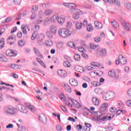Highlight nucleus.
Masks as SVG:
<instances>
[{
	"instance_id": "nucleus-1",
	"label": "nucleus",
	"mask_w": 131,
	"mask_h": 131,
	"mask_svg": "<svg viewBox=\"0 0 131 131\" xmlns=\"http://www.w3.org/2000/svg\"><path fill=\"white\" fill-rule=\"evenodd\" d=\"M90 48L92 50H94L95 54L97 57H100V56H101L102 57H105V56H107V50L105 49L100 48V46L99 45H96L92 43L90 45Z\"/></svg>"
},
{
	"instance_id": "nucleus-2",
	"label": "nucleus",
	"mask_w": 131,
	"mask_h": 131,
	"mask_svg": "<svg viewBox=\"0 0 131 131\" xmlns=\"http://www.w3.org/2000/svg\"><path fill=\"white\" fill-rule=\"evenodd\" d=\"M58 34L60 37H68L71 35V32L67 28H61L58 31Z\"/></svg>"
},
{
	"instance_id": "nucleus-3",
	"label": "nucleus",
	"mask_w": 131,
	"mask_h": 131,
	"mask_svg": "<svg viewBox=\"0 0 131 131\" xmlns=\"http://www.w3.org/2000/svg\"><path fill=\"white\" fill-rule=\"evenodd\" d=\"M116 97L115 95V93L113 91H109L106 93V94L103 96V100L105 101H109L111 99H115Z\"/></svg>"
},
{
	"instance_id": "nucleus-4",
	"label": "nucleus",
	"mask_w": 131,
	"mask_h": 131,
	"mask_svg": "<svg viewBox=\"0 0 131 131\" xmlns=\"http://www.w3.org/2000/svg\"><path fill=\"white\" fill-rule=\"evenodd\" d=\"M71 12H73L74 13H74L73 15V18H74V19H79V14H82V11H81L79 9H77L75 8L71 9Z\"/></svg>"
},
{
	"instance_id": "nucleus-5",
	"label": "nucleus",
	"mask_w": 131,
	"mask_h": 131,
	"mask_svg": "<svg viewBox=\"0 0 131 131\" xmlns=\"http://www.w3.org/2000/svg\"><path fill=\"white\" fill-rule=\"evenodd\" d=\"M122 26L123 27L125 31H131V24L129 23L126 21H123L121 23Z\"/></svg>"
},
{
	"instance_id": "nucleus-6",
	"label": "nucleus",
	"mask_w": 131,
	"mask_h": 131,
	"mask_svg": "<svg viewBox=\"0 0 131 131\" xmlns=\"http://www.w3.org/2000/svg\"><path fill=\"white\" fill-rule=\"evenodd\" d=\"M108 75L110 77H113L115 79H119V78H120L119 75L116 74V72H115L114 70L108 71Z\"/></svg>"
},
{
	"instance_id": "nucleus-7",
	"label": "nucleus",
	"mask_w": 131,
	"mask_h": 131,
	"mask_svg": "<svg viewBox=\"0 0 131 131\" xmlns=\"http://www.w3.org/2000/svg\"><path fill=\"white\" fill-rule=\"evenodd\" d=\"M5 111L6 113H9V114H11V115L16 114V108H14L13 106H11V107L5 108Z\"/></svg>"
},
{
	"instance_id": "nucleus-8",
	"label": "nucleus",
	"mask_w": 131,
	"mask_h": 131,
	"mask_svg": "<svg viewBox=\"0 0 131 131\" xmlns=\"http://www.w3.org/2000/svg\"><path fill=\"white\" fill-rule=\"evenodd\" d=\"M6 56H9V57H16L17 56V52L9 49L6 51Z\"/></svg>"
},
{
	"instance_id": "nucleus-9",
	"label": "nucleus",
	"mask_w": 131,
	"mask_h": 131,
	"mask_svg": "<svg viewBox=\"0 0 131 131\" xmlns=\"http://www.w3.org/2000/svg\"><path fill=\"white\" fill-rule=\"evenodd\" d=\"M63 5L66 7V8H69V9H74V8H77V5L74 3H64Z\"/></svg>"
},
{
	"instance_id": "nucleus-10",
	"label": "nucleus",
	"mask_w": 131,
	"mask_h": 131,
	"mask_svg": "<svg viewBox=\"0 0 131 131\" xmlns=\"http://www.w3.org/2000/svg\"><path fill=\"white\" fill-rule=\"evenodd\" d=\"M14 41H16V38L12 35H10L7 39V42L11 46L14 43Z\"/></svg>"
},
{
	"instance_id": "nucleus-11",
	"label": "nucleus",
	"mask_w": 131,
	"mask_h": 131,
	"mask_svg": "<svg viewBox=\"0 0 131 131\" xmlns=\"http://www.w3.org/2000/svg\"><path fill=\"white\" fill-rule=\"evenodd\" d=\"M50 32L52 33V34H56L57 33V26L55 25H52L50 26L49 28Z\"/></svg>"
},
{
	"instance_id": "nucleus-12",
	"label": "nucleus",
	"mask_w": 131,
	"mask_h": 131,
	"mask_svg": "<svg viewBox=\"0 0 131 131\" xmlns=\"http://www.w3.org/2000/svg\"><path fill=\"white\" fill-rule=\"evenodd\" d=\"M107 108H108V104L107 103H103L100 107L99 110L101 112H106V110H107Z\"/></svg>"
},
{
	"instance_id": "nucleus-13",
	"label": "nucleus",
	"mask_w": 131,
	"mask_h": 131,
	"mask_svg": "<svg viewBox=\"0 0 131 131\" xmlns=\"http://www.w3.org/2000/svg\"><path fill=\"white\" fill-rule=\"evenodd\" d=\"M119 59L120 60V63L122 65H124L126 64V58L123 56L122 55H119Z\"/></svg>"
},
{
	"instance_id": "nucleus-14",
	"label": "nucleus",
	"mask_w": 131,
	"mask_h": 131,
	"mask_svg": "<svg viewBox=\"0 0 131 131\" xmlns=\"http://www.w3.org/2000/svg\"><path fill=\"white\" fill-rule=\"evenodd\" d=\"M38 120L42 123H47V117L43 114H41L39 116Z\"/></svg>"
},
{
	"instance_id": "nucleus-15",
	"label": "nucleus",
	"mask_w": 131,
	"mask_h": 131,
	"mask_svg": "<svg viewBox=\"0 0 131 131\" xmlns=\"http://www.w3.org/2000/svg\"><path fill=\"white\" fill-rule=\"evenodd\" d=\"M25 106L29 109V110L31 111V112H35V111H36V107H34L33 105L26 103Z\"/></svg>"
},
{
	"instance_id": "nucleus-16",
	"label": "nucleus",
	"mask_w": 131,
	"mask_h": 131,
	"mask_svg": "<svg viewBox=\"0 0 131 131\" xmlns=\"http://www.w3.org/2000/svg\"><path fill=\"white\" fill-rule=\"evenodd\" d=\"M92 102L94 106H99L100 102L98 97H94L92 98Z\"/></svg>"
},
{
	"instance_id": "nucleus-17",
	"label": "nucleus",
	"mask_w": 131,
	"mask_h": 131,
	"mask_svg": "<svg viewBox=\"0 0 131 131\" xmlns=\"http://www.w3.org/2000/svg\"><path fill=\"white\" fill-rule=\"evenodd\" d=\"M65 16L64 15H61L59 17H58L57 21L60 25H62V24H63L64 22H65Z\"/></svg>"
},
{
	"instance_id": "nucleus-18",
	"label": "nucleus",
	"mask_w": 131,
	"mask_h": 131,
	"mask_svg": "<svg viewBox=\"0 0 131 131\" xmlns=\"http://www.w3.org/2000/svg\"><path fill=\"white\" fill-rule=\"evenodd\" d=\"M69 82L73 86H77L78 85V82L75 79H70Z\"/></svg>"
},
{
	"instance_id": "nucleus-19",
	"label": "nucleus",
	"mask_w": 131,
	"mask_h": 131,
	"mask_svg": "<svg viewBox=\"0 0 131 131\" xmlns=\"http://www.w3.org/2000/svg\"><path fill=\"white\" fill-rule=\"evenodd\" d=\"M75 70H76V71H77V72H79L80 73H82V72L84 71V69H83V68L79 66H75Z\"/></svg>"
},
{
	"instance_id": "nucleus-20",
	"label": "nucleus",
	"mask_w": 131,
	"mask_h": 131,
	"mask_svg": "<svg viewBox=\"0 0 131 131\" xmlns=\"http://www.w3.org/2000/svg\"><path fill=\"white\" fill-rule=\"evenodd\" d=\"M58 74L61 77H65L66 76V71L63 70H59L58 71Z\"/></svg>"
},
{
	"instance_id": "nucleus-21",
	"label": "nucleus",
	"mask_w": 131,
	"mask_h": 131,
	"mask_svg": "<svg viewBox=\"0 0 131 131\" xmlns=\"http://www.w3.org/2000/svg\"><path fill=\"white\" fill-rule=\"evenodd\" d=\"M112 26L115 30L119 29V24L116 21L112 22Z\"/></svg>"
},
{
	"instance_id": "nucleus-22",
	"label": "nucleus",
	"mask_w": 131,
	"mask_h": 131,
	"mask_svg": "<svg viewBox=\"0 0 131 131\" xmlns=\"http://www.w3.org/2000/svg\"><path fill=\"white\" fill-rule=\"evenodd\" d=\"M59 18V14H56L53 15L50 18V20L51 22H55L58 20V19Z\"/></svg>"
},
{
	"instance_id": "nucleus-23",
	"label": "nucleus",
	"mask_w": 131,
	"mask_h": 131,
	"mask_svg": "<svg viewBox=\"0 0 131 131\" xmlns=\"http://www.w3.org/2000/svg\"><path fill=\"white\" fill-rule=\"evenodd\" d=\"M94 25L96 28L98 29H101V28H102L103 25L102 24L100 23L99 21L96 20L94 21Z\"/></svg>"
},
{
	"instance_id": "nucleus-24",
	"label": "nucleus",
	"mask_w": 131,
	"mask_h": 131,
	"mask_svg": "<svg viewBox=\"0 0 131 131\" xmlns=\"http://www.w3.org/2000/svg\"><path fill=\"white\" fill-rule=\"evenodd\" d=\"M35 92L37 94H38V95L36 96V98H37V99H38L39 101H41L42 99L41 98L40 96H42V93L40 92L39 90H38V91L35 90Z\"/></svg>"
},
{
	"instance_id": "nucleus-25",
	"label": "nucleus",
	"mask_w": 131,
	"mask_h": 131,
	"mask_svg": "<svg viewBox=\"0 0 131 131\" xmlns=\"http://www.w3.org/2000/svg\"><path fill=\"white\" fill-rule=\"evenodd\" d=\"M116 107L119 109L123 108V103L121 101H117L116 102Z\"/></svg>"
},
{
	"instance_id": "nucleus-26",
	"label": "nucleus",
	"mask_w": 131,
	"mask_h": 131,
	"mask_svg": "<svg viewBox=\"0 0 131 131\" xmlns=\"http://www.w3.org/2000/svg\"><path fill=\"white\" fill-rule=\"evenodd\" d=\"M38 42H41L42 41L43 38H45V34H39L38 35Z\"/></svg>"
},
{
	"instance_id": "nucleus-27",
	"label": "nucleus",
	"mask_w": 131,
	"mask_h": 131,
	"mask_svg": "<svg viewBox=\"0 0 131 131\" xmlns=\"http://www.w3.org/2000/svg\"><path fill=\"white\" fill-rule=\"evenodd\" d=\"M0 61L2 62H8V59L4 55L0 54Z\"/></svg>"
},
{
	"instance_id": "nucleus-28",
	"label": "nucleus",
	"mask_w": 131,
	"mask_h": 131,
	"mask_svg": "<svg viewBox=\"0 0 131 131\" xmlns=\"http://www.w3.org/2000/svg\"><path fill=\"white\" fill-rule=\"evenodd\" d=\"M33 50L35 54H36L37 56L38 57H41V54H40V52H39V50H38V49H37L36 47H34Z\"/></svg>"
},
{
	"instance_id": "nucleus-29",
	"label": "nucleus",
	"mask_w": 131,
	"mask_h": 131,
	"mask_svg": "<svg viewBox=\"0 0 131 131\" xmlns=\"http://www.w3.org/2000/svg\"><path fill=\"white\" fill-rule=\"evenodd\" d=\"M63 65L64 67H66L67 68H69L71 64H70V62L68 61H66L63 62Z\"/></svg>"
},
{
	"instance_id": "nucleus-30",
	"label": "nucleus",
	"mask_w": 131,
	"mask_h": 131,
	"mask_svg": "<svg viewBox=\"0 0 131 131\" xmlns=\"http://www.w3.org/2000/svg\"><path fill=\"white\" fill-rule=\"evenodd\" d=\"M53 14V10L51 9H47L45 11V15L47 16H50V15H52Z\"/></svg>"
},
{
	"instance_id": "nucleus-31",
	"label": "nucleus",
	"mask_w": 131,
	"mask_h": 131,
	"mask_svg": "<svg viewBox=\"0 0 131 131\" xmlns=\"http://www.w3.org/2000/svg\"><path fill=\"white\" fill-rule=\"evenodd\" d=\"M21 31H23V34H27V31H26V26L23 25L21 26Z\"/></svg>"
},
{
	"instance_id": "nucleus-32",
	"label": "nucleus",
	"mask_w": 131,
	"mask_h": 131,
	"mask_svg": "<svg viewBox=\"0 0 131 131\" xmlns=\"http://www.w3.org/2000/svg\"><path fill=\"white\" fill-rule=\"evenodd\" d=\"M17 126H18V131H28V130L27 129V128H26L25 127H20L19 126H20V125H19V124H17Z\"/></svg>"
},
{
	"instance_id": "nucleus-33",
	"label": "nucleus",
	"mask_w": 131,
	"mask_h": 131,
	"mask_svg": "<svg viewBox=\"0 0 131 131\" xmlns=\"http://www.w3.org/2000/svg\"><path fill=\"white\" fill-rule=\"evenodd\" d=\"M46 44L47 47H52V46H53V41L51 40H47L46 41Z\"/></svg>"
},
{
	"instance_id": "nucleus-34",
	"label": "nucleus",
	"mask_w": 131,
	"mask_h": 131,
	"mask_svg": "<svg viewBox=\"0 0 131 131\" xmlns=\"http://www.w3.org/2000/svg\"><path fill=\"white\" fill-rule=\"evenodd\" d=\"M75 61H80V56L78 54H75L74 56Z\"/></svg>"
},
{
	"instance_id": "nucleus-35",
	"label": "nucleus",
	"mask_w": 131,
	"mask_h": 131,
	"mask_svg": "<svg viewBox=\"0 0 131 131\" xmlns=\"http://www.w3.org/2000/svg\"><path fill=\"white\" fill-rule=\"evenodd\" d=\"M82 27V23H77L76 24V29L79 30L81 29Z\"/></svg>"
},
{
	"instance_id": "nucleus-36",
	"label": "nucleus",
	"mask_w": 131,
	"mask_h": 131,
	"mask_svg": "<svg viewBox=\"0 0 131 131\" xmlns=\"http://www.w3.org/2000/svg\"><path fill=\"white\" fill-rule=\"evenodd\" d=\"M37 35H38V34H37V33L34 32L31 36V39L32 40H34V39H35V38L37 37Z\"/></svg>"
},
{
	"instance_id": "nucleus-37",
	"label": "nucleus",
	"mask_w": 131,
	"mask_h": 131,
	"mask_svg": "<svg viewBox=\"0 0 131 131\" xmlns=\"http://www.w3.org/2000/svg\"><path fill=\"white\" fill-rule=\"evenodd\" d=\"M75 107L77 108H80L81 107V105H80V103L77 102V101H75V103L73 104Z\"/></svg>"
},
{
	"instance_id": "nucleus-38",
	"label": "nucleus",
	"mask_w": 131,
	"mask_h": 131,
	"mask_svg": "<svg viewBox=\"0 0 131 131\" xmlns=\"http://www.w3.org/2000/svg\"><path fill=\"white\" fill-rule=\"evenodd\" d=\"M25 45V41L24 40H19L18 41V46L19 47H23Z\"/></svg>"
},
{
	"instance_id": "nucleus-39",
	"label": "nucleus",
	"mask_w": 131,
	"mask_h": 131,
	"mask_svg": "<svg viewBox=\"0 0 131 131\" xmlns=\"http://www.w3.org/2000/svg\"><path fill=\"white\" fill-rule=\"evenodd\" d=\"M91 84L93 86H99V85L100 84V83L99 82L94 81V82L91 83Z\"/></svg>"
},
{
	"instance_id": "nucleus-40",
	"label": "nucleus",
	"mask_w": 131,
	"mask_h": 131,
	"mask_svg": "<svg viewBox=\"0 0 131 131\" xmlns=\"http://www.w3.org/2000/svg\"><path fill=\"white\" fill-rule=\"evenodd\" d=\"M67 28H68V29H70L71 27H72V23L70 21H68L67 24Z\"/></svg>"
},
{
	"instance_id": "nucleus-41",
	"label": "nucleus",
	"mask_w": 131,
	"mask_h": 131,
	"mask_svg": "<svg viewBox=\"0 0 131 131\" xmlns=\"http://www.w3.org/2000/svg\"><path fill=\"white\" fill-rule=\"evenodd\" d=\"M68 45L71 48H73L74 49H75V45L74 44V43L73 42H71V41L69 42L68 43Z\"/></svg>"
},
{
	"instance_id": "nucleus-42",
	"label": "nucleus",
	"mask_w": 131,
	"mask_h": 131,
	"mask_svg": "<svg viewBox=\"0 0 131 131\" xmlns=\"http://www.w3.org/2000/svg\"><path fill=\"white\" fill-rule=\"evenodd\" d=\"M21 112H23V113H26V112H27V110H26L25 106H21Z\"/></svg>"
},
{
	"instance_id": "nucleus-43",
	"label": "nucleus",
	"mask_w": 131,
	"mask_h": 131,
	"mask_svg": "<svg viewBox=\"0 0 131 131\" xmlns=\"http://www.w3.org/2000/svg\"><path fill=\"white\" fill-rule=\"evenodd\" d=\"M64 58L65 59V60H66L67 61L70 62V61H72L71 60V57L68 56V55H64Z\"/></svg>"
},
{
	"instance_id": "nucleus-44",
	"label": "nucleus",
	"mask_w": 131,
	"mask_h": 131,
	"mask_svg": "<svg viewBox=\"0 0 131 131\" xmlns=\"http://www.w3.org/2000/svg\"><path fill=\"white\" fill-rule=\"evenodd\" d=\"M91 64L94 67H99V66H100V64L99 63H98V62H92Z\"/></svg>"
},
{
	"instance_id": "nucleus-45",
	"label": "nucleus",
	"mask_w": 131,
	"mask_h": 131,
	"mask_svg": "<svg viewBox=\"0 0 131 131\" xmlns=\"http://www.w3.org/2000/svg\"><path fill=\"white\" fill-rule=\"evenodd\" d=\"M94 40L96 42H100L101 41V37L97 36L94 38Z\"/></svg>"
},
{
	"instance_id": "nucleus-46",
	"label": "nucleus",
	"mask_w": 131,
	"mask_h": 131,
	"mask_svg": "<svg viewBox=\"0 0 131 131\" xmlns=\"http://www.w3.org/2000/svg\"><path fill=\"white\" fill-rule=\"evenodd\" d=\"M65 90L68 92V93H71V88L69 86H66Z\"/></svg>"
},
{
	"instance_id": "nucleus-47",
	"label": "nucleus",
	"mask_w": 131,
	"mask_h": 131,
	"mask_svg": "<svg viewBox=\"0 0 131 131\" xmlns=\"http://www.w3.org/2000/svg\"><path fill=\"white\" fill-rule=\"evenodd\" d=\"M93 26H91V25H88L86 29L88 31H92V30H93Z\"/></svg>"
},
{
	"instance_id": "nucleus-48",
	"label": "nucleus",
	"mask_w": 131,
	"mask_h": 131,
	"mask_svg": "<svg viewBox=\"0 0 131 131\" xmlns=\"http://www.w3.org/2000/svg\"><path fill=\"white\" fill-rule=\"evenodd\" d=\"M114 4H115L116 6H120V2H119V0H114Z\"/></svg>"
},
{
	"instance_id": "nucleus-49",
	"label": "nucleus",
	"mask_w": 131,
	"mask_h": 131,
	"mask_svg": "<svg viewBox=\"0 0 131 131\" xmlns=\"http://www.w3.org/2000/svg\"><path fill=\"white\" fill-rule=\"evenodd\" d=\"M13 17L7 18L5 20V23H8V22H10V21H12V20H13Z\"/></svg>"
},
{
	"instance_id": "nucleus-50",
	"label": "nucleus",
	"mask_w": 131,
	"mask_h": 131,
	"mask_svg": "<svg viewBox=\"0 0 131 131\" xmlns=\"http://www.w3.org/2000/svg\"><path fill=\"white\" fill-rule=\"evenodd\" d=\"M13 3L15 5H20L21 4V0H14Z\"/></svg>"
},
{
	"instance_id": "nucleus-51",
	"label": "nucleus",
	"mask_w": 131,
	"mask_h": 131,
	"mask_svg": "<svg viewBox=\"0 0 131 131\" xmlns=\"http://www.w3.org/2000/svg\"><path fill=\"white\" fill-rule=\"evenodd\" d=\"M35 18H36V14L34 13L31 15V19L33 20V19H35Z\"/></svg>"
},
{
	"instance_id": "nucleus-52",
	"label": "nucleus",
	"mask_w": 131,
	"mask_h": 131,
	"mask_svg": "<svg viewBox=\"0 0 131 131\" xmlns=\"http://www.w3.org/2000/svg\"><path fill=\"white\" fill-rule=\"evenodd\" d=\"M59 98L61 101H65L66 100V97L64 96V95H60Z\"/></svg>"
},
{
	"instance_id": "nucleus-53",
	"label": "nucleus",
	"mask_w": 131,
	"mask_h": 131,
	"mask_svg": "<svg viewBox=\"0 0 131 131\" xmlns=\"http://www.w3.org/2000/svg\"><path fill=\"white\" fill-rule=\"evenodd\" d=\"M11 68L16 70L18 69V65L12 64H11Z\"/></svg>"
},
{
	"instance_id": "nucleus-54",
	"label": "nucleus",
	"mask_w": 131,
	"mask_h": 131,
	"mask_svg": "<svg viewBox=\"0 0 131 131\" xmlns=\"http://www.w3.org/2000/svg\"><path fill=\"white\" fill-rule=\"evenodd\" d=\"M5 47V43L3 41H0V49H3Z\"/></svg>"
},
{
	"instance_id": "nucleus-55",
	"label": "nucleus",
	"mask_w": 131,
	"mask_h": 131,
	"mask_svg": "<svg viewBox=\"0 0 131 131\" xmlns=\"http://www.w3.org/2000/svg\"><path fill=\"white\" fill-rule=\"evenodd\" d=\"M116 110H117L116 108L114 107H111L110 108V111L111 112H112V113H114V112H116Z\"/></svg>"
},
{
	"instance_id": "nucleus-56",
	"label": "nucleus",
	"mask_w": 131,
	"mask_h": 131,
	"mask_svg": "<svg viewBox=\"0 0 131 131\" xmlns=\"http://www.w3.org/2000/svg\"><path fill=\"white\" fill-rule=\"evenodd\" d=\"M94 113L97 115V116L101 117L103 116V114H101L100 112H95Z\"/></svg>"
},
{
	"instance_id": "nucleus-57",
	"label": "nucleus",
	"mask_w": 131,
	"mask_h": 131,
	"mask_svg": "<svg viewBox=\"0 0 131 131\" xmlns=\"http://www.w3.org/2000/svg\"><path fill=\"white\" fill-rule=\"evenodd\" d=\"M126 8L129 10V11H131V4L130 3H127L126 4Z\"/></svg>"
},
{
	"instance_id": "nucleus-58",
	"label": "nucleus",
	"mask_w": 131,
	"mask_h": 131,
	"mask_svg": "<svg viewBox=\"0 0 131 131\" xmlns=\"http://www.w3.org/2000/svg\"><path fill=\"white\" fill-rule=\"evenodd\" d=\"M82 56L83 58H84V59H88L89 58V55L84 53L82 54Z\"/></svg>"
},
{
	"instance_id": "nucleus-59",
	"label": "nucleus",
	"mask_w": 131,
	"mask_h": 131,
	"mask_svg": "<svg viewBox=\"0 0 131 131\" xmlns=\"http://www.w3.org/2000/svg\"><path fill=\"white\" fill-rule=\"evenodd\" d=\"M13 127H14L13 124H9L6 126V128H13Z\"/></svg>"
},
{
	"instance_id": "nucleus-60",
	"label": "nucleus",
	"mask_w": 131,
	"mask_h": 131,
	"mask_svg": "<svg viewBox=\"0 0 131 131\" xmlns=\"http://www.w3.org/2000/svg\"><path fill=\"white\" fill-rule=\"evenodd\" d=\"M56 129L58 131H61L62 130V128L61 127V126L59 125H57L56 126Z\"/></svg>"
},
{
	"instance_id": "nucleus-61",
	"label": "nucleus",
	"mask_w": 131,
	"mask_h": 131,
	"mask_svg": "<svg viewBox=\"0 0 131 131\" xmlns=\"http://www.w3.org/2000/svg\"><path fill=\"white\" fill-rule=\"evenodd\" d=\"M79 52H81L82 53H83V52H84L85 50L84 48H82V47H79L78 49Z\"/></svg>"
},
{
	"instance_id": "nucleus-62",
	"label": "nucleus",
	"mask_w": 131,
	"mask_h": 131,
	"mask_svg": "<svg viewBox=\"0 0 131 131\" xmlns=\"http://www.w3.org/2000/svg\"><path fill=\"white\" fill-rule=\"evenodd\" d=\"M68 120H69L70 121H72L73 122H75V119L71 117H69L68 119Z\"/></svg>"
},
{
	"instance_id": "nucleus-63",
	"label": "nucleus",
	"mask_w": 131,
	"mask_h": 131,
	"mask_svg": "<svg viewBox=\"0 0 131 131\" xmlns=\"http://www.w3.org/2000/svg\"><path fill=\"white\" fill-rule=\"evenodd\" d=\"M126 105L127 106H128V107H131V100H129L126 101Z\"/></svg>"
},
{
	"instance_id": "nucleus-64",
	"label": "nucleus",
	"mask_w": 131,
	"mask_h": 131,
	"mask_svg": "<svg viewBox=\"0 0 131 131\" xmlns=\"http://www.w3.org/2000/svg\"><path fill=\"white\" fill-rule=\"evenodd\" d=\"M76 128L77 129H82V126L81 124L77 125Z\"/></svg>"
}]
</instances>
